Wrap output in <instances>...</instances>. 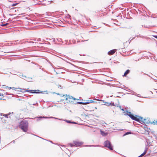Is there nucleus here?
I'll return each instance as SVG.
<instances>
[{
  "mask_svg": "<svg viewBox=\"0 0 157 157\" xmlns=\"http://www.w3.org/2000/svg\"><path fill=\"white\" fill-rule=\"evenodd\" d=\"M8 23H6V24H3L1 25L2 26H5L7 25H8Z\"/></svg>",
  "mask_w": 157,
  "mask_h": 157,
  "instance_id": "obj_17",
  "label": "nucleus"
},
{
  "mask_svg": "<svg viewBox=\"0 0 157 157\" xmlns=\"http://www.w3.org/2000/svg\"><path fill=\"white\" fill-rule=\"evenodd\" d=\"M18 4V3H14L12 4L11 6H14L16 5H17Z\"/></svg>",
  "mask_w": 157,
  "mask_h": 157,
  "instance_id": "obj_15",
  "label": "nucleus"
},
{
  "mask_svg": "<svg viewBox=\"0 0 157 157\" xmlns=\"http://www.w3.org/2000/svg\"><path fill=\"white\" fill-rule=\"evenodd\" d=\"M151 123L154 125H157V119L156 120H154L152 122H151Z\"/></svg>",
  "mask_w": 157,
  "mask_h": 157,
  "instance_id": "obj_10",
  "label": "nucleus"
},
{
  "mask_svg": "<svg viewBox=\"0 0 157 157\" xmlns=\"http://www.w3.org/2000/svg\"><path fill=\"white\" fill-rule=\"evenodd\" d=\"M12 114H11V115H9V116H10V117H11V115H12Z\"/></svg>",
  "mask_w": 157,
  "mask_h": 157,
  "instance_id": "obj_21",
  "label": "nucleus"
},
{
  "mask_svg": "<svg viewBox=\"0 0 157 157\" xmlns=\"http://www.w3.org/2000/svg\"><path fill=\"white\" fill-rule=\"evenodd\" d=\"M146 153V151H144L143 153L139 157H141L144 156Z\"/></svg>",
  "mask_w": 157,
  "mask_h": 157,
  "instance_id": "obj_13",
  "label": "nucleus"
},
{
  "mask_svg": "<svg viewBox=\"0 0 157 157\" xmlns=\"http://www.w3.org/2000/svg\"><path fill=\"white\" fill-rule=\"evenodd\" d=\"M131 134V132H128L126 133L125 134H124V136H125L128 134Z\"/></svg>",
  "mask_w": 157,
  "mask_h": 157,
  "instance_id": "obj_16",
  "label": "nucleus"
},
{
  "mask_svg": "<svg viewBox=\"0 0 157 157\" xmlns=\"http://www.w3.org/2000/svg\"><path fill=\"white\" fill-rule=\"evenodd\" d=\"M63 99H62V100H66L67 101L69 99H71L73 100H76V99L75 98H73L72 97L70 96L69 95H64L63 96Z\"/></svg>",
  "mask_w": 157,
  "mask_h": 157,
  "instance_id": "obj_6",
  "label": "nucleus"
},
{
  "mask_svg": "<svg viewBox=\"0 0 157 157\" xmlns=\"http://www.w3.org/2000/svg\"><path fill=\"white\" fill-rule=\"evenodd\" d=\"M82 144V143L81 142H79L77 141H74L73 144H68L71 147L74 146L77 147L81 145Z\"/></svg>",
  "mask_w": 157,
  "mask_h": 157,
  "instance_id": "obj_5",
  "label": "nucleus"
},
{
  "mask_svg": "<svg viewBox=\"0 0 157 157\" xmlns=\"http://www.w3.org/2000/svg\"><path fill=\"white\" fill-rule=\"evenodd\" d=\"M78 103L81 104L83 105H86L88 104L89 102H79Z\"/></svg>",
  "mask_w": 157,
  "mask_h": 157,
  "instance_id": "obj_12",
  "label": "nucleus"
},
{
  "mask_svg": "<svg viewBox=\"0 0 157 157\" xmlns=\"http://www.w3.org/2000/svg\"><path fill=\"white\" fill-rule=\"evenodd\" d=\"M153 36L155 38L157 39V36Z\"/></svg>",
  "mask_w": 157,
  "mask_h": 157,
  "instance_id": "obj_18",
  "label": "nucleus"
},
{
  "mask_svg": "<svg viewBox=\"0 0 157 157\" xmlns=\"http://www.w3.org/2000/svg\"><path fill=\"white\" fill-rule=\"evenodd\" d=\"M0 96H2V98H0V100H6V98L4 96H3V95L2 94V95L0 94Z\"/></svg>",
  "mask_w": 157,
  "mask_h": 157,
  "instance_id": "obj_11",
  "label": "nucleus"
},
{
  "mask_svg": "<svg viewBox=\"0 0 157 157\" xmlns=\"http://www.w3.org/2000/svg\"><path fill=\"white\" fill-rule=\"evenodd\" d=\"M105 103L107 104V105L108 106H109L110 105H114L113 103H108V102H105Z\"/></svg>",
  "mask_w": 157,
  "mask_h": 157,
  "instance_id": "obj_14",
  "label": "nucleus"
},
{
  "mask_svg": "<svg viewBox=\"0 0 157 157\" xmlns=\"http://www.w3.org/2000/svg\"><path fill=\"white\" fill-rule=\"evenodd\" d=\"M13 112H12V113H10L8 114H4V115H3V116H4L5 117L7 118H10V116L9 117V115H11V114H13Z\"/></svg>",
  "mask_w": 157,
  "mask_h": 157,
  "instance_id": "obj_8",
  "label": "nucleus"
},
{
  "mask_svg": "<svg viewBox=\"0 0 157 157\" xmlns=\"http://www.w3.org/2000/svg\"><path fill=\"white\" fill-rule=\"evenodd\" d=\"M95 108L96 109H97L96 107H95Z\"/></svg>",
  "mask_w": 157,
  "mask_h": 157,
  "instance_id": "obj_22",
  "label": "nucleus"
},
{
  "mask_svg": "<svg viewBox=\"0 0 157 157\" xmlns=\"http://www.w3.org/2000/svg\"><path fill=\"white\" fill-rule=\"evenodd\" d=\"M28 123L25 121H22L21 122L19 125V127L23 132H26L28 130Z\"/></svg>",
  "mask_w": 157,
  "mask_h": 157,
  "instance_id": "obj_2",
  "label": "nucleus"
},
{
  "mask_svg": "<svg viewBox=\"0 0 157 157\" xmlns=\"http://www.w3.org/2000/svg\"><path fill=\"white\" fill-rule=\"evenodd\" d=\"M115 50H112L108 52V54L109 55H113L115 52Z\"/></svg>",
  "mask_w": 157,
  "mask_h": 157,
  "instance_id": "obj_7",
  "label": "nucleus"
},
{
  "mask_svg": "<svg viewBox=\"0 0 157 157\" xmlns=\"http://www.w3.org/2000/svg\"><path fill=\"white\" fill-rule=\"evenodd\" d=\"M125 113L126 114L129 116L132 120L140 122H144V119L143 118L139 116L135 115L134 116L130 112L126 111Z\"/></svg>",
  "mask_w": 157,
  "mask_h": 157,
  "instance_id": "obj_1",
  "label": "nucleus"
},
{
  "mask_svg": "<svg viewBox=\"0 0 157 157\" xmlns=\"http://www.w3.org/2000/svg\"><path fill=\"white\" fill-rule=\"evenodd\" d=\"M130 72V70H127L124 74L123 76H125L127 75Z\"/></svg>",
  "mask_w": 157,
  "mask_h": 157,
  "instance_id": "obj_9",
  "label": "nucleus"
},
{
  "mask_svg": "<svg viewBox=\"0 0 157 157\" xmlns=\"http://www.w3.org/2000/svg\"><path fill=\"white\" fill-rule=\"evenodd\" d=\"M104 146L108 148L110 150L113 149L111 144L109 141L107 140L105 141L104 143Z\"/></svg>",
  "mask_w": 157,
  "mask_h": 157,
  "instance_id": "obj_4",
  "label": "nucleus"
},
{
  "mask_svg": "<svg viewBox=\"0 0 157 157\" xmlns=\"http://www.w3.org/2000/svg\"><path fill=\"white\" fill-rule=\"evenodd\" d=\"M90 101V102L91 103L94 102V101L92 100H90V101Z\"/></svg>",
  "mask_w": 157,
  "mask_h": 157,
  "instance_id": "obj_19",
  "label": "nucleus"
},
{
  "mask_svg": "<svg viewBox=\"0 0 157 157\" xmlns=\"http://www.w3.org/2000/svg\"><path fill=\"white\" fill-rule=\"evenodd\" d=\"M12 89L14 90L18 89L17 90L21 92L22 93H24L25 92H29V91H32L31 92L33 93H39L38 91H39V90H28L25 89H22L21 88H15L14 87H12Z\"/></svg>",
  "mask_w": 157,
  "mask_h": 157,
  "instance_id": "obj_3",
  "label": "nucleus"
},
{
  "mask_svg": "<svg viewBox=\"0 0 157 157\" xmlns=\"http://www.w3.org/2000/svg\"><path fill=\"white\" fill-rule=\"evenodd\" d=\"M101 133L102 135H103V131H101Z\"/></svg>",
  "mask_w": 157,
  "mask_h": 157,
  "instance_id": "obj_20",
  "label": "nucleus"
}]
</instances>
